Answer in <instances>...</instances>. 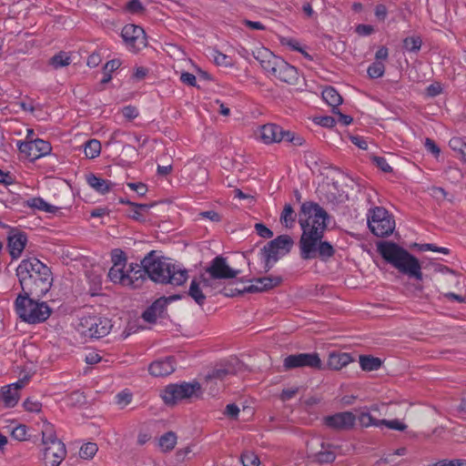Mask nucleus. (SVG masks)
Masks as SVG:
<instances>
[{"label": "nucleus", "mask_w": 466, "mask_h": 466, "mask_svg": "<svg viewBox=\"0 0 466 466\" xmlns=\"http://www.w3.org/2000/svg\"><path fill=\"white\" fill-rule=\"evenodd\" d=\"M42 443L46 445L54 444L55 442H63L57 439L54 427L51 423L45 420L44 427L42 429Z\"/></svg>", "instance_id": "nucleus-32"}, {"label": "nucleus", "mask_w": 466, "mask_h": 466, "mask_svg": "<svg viewBox=\"0 0 466 466\" xmlns=\"http://www.w3.org/2000/svg\"><path fill=\"white\" fill-rule=\"evenodd\" d=\"M285 130L276 124H266L260 127V137L266 144L283 141Z\"/></svg>", "instance_id": "nucleus-22"}, {"label": "nucleus", "mask_w": 466, "mask_h": 466, "mask_svg": "<svg viewBox=\"0 0 466 466\" xmlns=\"http://www.w3.org/2000/svg\"><path fill=\"white\" fill-rule=\"evenodd\" d=\"M279 250L278 248H275V247L269 248L268 242L261 249L262 257H267V258H272L273 261L279 260Z\"/></svg>", "instance_id": "nucleus-50"}, {"label": "nucleus", "mask_w": 466, "mask_h": 466, "mask_svg": "<svg viewBox=\"0 0 466 466\" xmlns=\"http://www.w3.org/2000/svg\"><path fill=\"white\" fill-rule=\"evenodd\" d=\"M127 187L132 190L136 191L138 196L143 197L147 192V187L142 182L137 183H127Z\"/></svg>", "instance_id": "nucleus-60"}, {"label": "nucleus", "mask_w": 466, "mask_h": 466, "mask_svg": "<svg viewBox=\"0 0 466 466\" xmlns=\"http://www.w3.org/2000/svg\"><path fill=\"white\" fill-rule=\"evenodd\" d=\"M243 466H258L259 459L253 452L246 451L241 455Z\"/></svg>", "instance_id": "nucleus-47"}, {"label": "nucleus", "mask_w": 466, "mask_h": 466, "mask_svg": "<svg viewBox=\"0 0 466 466\" xmlns=\"http://www.w3.org/2000/svg\"><path fill=\"white\" fill-rule=\"evenodd\" d=\"M66 456V449L64 442H55L53 445H46L44 460L46 466H59Z\"/></svg>", "instance_id": "nucleus-18"}, {"label": "nucleus", "mask_w": 466, "mask_h": 466, "mask_svg": "<svg viewBox=\"0 0 466 466\" xmlns=\"http://www.w3.org/2000/svg\"><path fill=\"white\" fill-rule=\"evenodd\" d=\"M297 214L290 204H286L280 215V223L287 228H291L296 221Z\"/></svg>", "instance_id": "nucleus-33"}, {"label": "nucleus", "mask_w": 466, "mask_h": 466, "mask_svg": "<svg viewBox=\"0 0 466 466\" xmlns=\"http://www.w3.org/2000/svg\"><path fill=\"white\" fill-rule=\"evenodd\" d=\"M84 151L86 157L95 158L101 152V143L97 139H89L85 143Z\"/></svg>", "instance_id": "nucleus-37"}, {"label": "nucleus", "mask_w": 466, "mask_h": 466, "mask_svg": "<svg viewBox=\"0 0 466 466\" xmlns=\"http://www.w3.org/2000/svg\"><path fill=\"white\" fill-rule=\"evenodd\" d=\"M276 69L273 70L272 76L280 81L289 85H297L299 82L298 69L289 65L288 62L280 58L278 65H275Z\"/></svg>", "instance_id": "nucleus-17"}, {"label": "nucleus", "mask_w": 466, "mask_h": 466, "mask_svg": "<svg viewBox=\"0 0 466 466\" xmlns=\"http://www.w3.org/2000/svg\"><path fill=\"white\" fill-rule=\"evenodd\" d=\"M121 36L133 52H138L147 45L145 30L134 24L126 25L122 29Z\"/></svg>", "instance_id": "nucleus-11"}, {"label": "nucleus", "mask_w": 466, "mask_h": 466, "mask_svg": "<svg viewBox=\"0 0 466 466\" xmlns=\"http://www.w3.org/2000/svg\"><path fill=\"white\" fill-rule=\"evenodd\" d=\"M449 146L452 150L458 151L460 154H461L464 147H466V143L460 137H453L450 140Z\"/></svg>", "instance_id": "nucleus-59"}, {"label": "nucleus", "mask_w": 466, "mask_h": 466, "mask_svg": "<svg viewBox=\"0 0 466 466\" xmlns=\"http://www.w3.org/2000/svg\"><path fill=\"white\" fill-rule=\"evenodd\" d=\"M71 62V58L66 52H59L58 54L55 55L50 59V65L54 66V68H59L66 66H68Z\"/></svg>", "instance_id": "nucleus-40"}, {"label": "nucleus", "mask_w": 466, "mask_h": 466, "mask_svg": "<svg viewBox=\"0 0 466 466\" xmlns=\"http://www.w3.org/2000/svg\"><path fill=\"white\" fill-rule=\"evenodd\" d=\"M112 261L114 263L113 267L124 268L127 261L125 252L121 249H114L112 251Z\"/></svg>", "instance_id": "nucleus-46"}, {"label": "nucleus", "mask_w": 466, "mask_h": 466, "mask_svg": "<svg viewBox=\"0 0 466 466\" xmlns=\"http://www.w3.org/2000/svg\"><path fill=\"white\" fill-rule=\"evenodd\" d=\"M27 242V237L25 232H17L16 234L8 236V249L13 259L18 258Z\"/></svg>", "instance_id": "nucleus-24"}, {"label": "nucleus", "mask_w": 466, "mask_h": 466, "mask_svg": "<svg viewBox=\"0 0 466 466\" xmlns=\"http://www.w3.org/2000/svg\"><path fill=\"white\" fill-rule=\"evenodd\" d=\"M370 78L381 77L385 73V66L381 61L373 62L367 70Z\"/></svg>", "instance_id": "nucleus-41"}, {"label": "nucleus", "mask_w": 466, "mask_h": 466, "mask_svg": "<svg viewBox=\"0 0 466 466\" xmlns=\"http://www.w3.org/2000/svg\"><path fill=\"white\" fill-rule=\"evenodd\" d=\"M68 405L71 407L86 404V397L83 391L75 390L67 396Z\"/></svg>", "instance_id": "nucleus-39"}, {"label": "nucleus", "mask_w": 466, "mask_h": 466, "mask_svg": "<svg viewBox=\"0 0 466 466\" xmlns=\"http://www.w3.org/2000/svg\"><path fill=\"white\" fill-rule=\"evenodd\" d=\"M17 146L20 153L24 154L31 161L50 154L52 150L49 142L39 138L18 141Z\"/></svg>", "instance_id": "nucleus-12"}, {"label": "nucleus", "mask_w": 466, "mask_h": 466, "mask_svg": "<svg viewBox=\"0 0 466 466\" xmlns=\"http://www.w3.org/2000/svg\"><path fill=\"white\" fill-rule=\"evenodd\" d=\"M382 258L403 275L422 280L423 275L419 259L408 250L392 241H382L377 245Z\"/></svg>", "instance_id": "nucleus-3"}, {"label": "nucleus", "mask_w": 466, "mask_h": 466, "mask_svg": "<svg viewBox=\"0 0 466 466\" xmlns=\"http://www.w3.org/2000/svg\"><path fill=\"white\" fill-rule=\"evenodd\" d=\"M282 280L280 276L256 278L249 280L252 284L244 287V291L248 293L265 292L279 286Z\"/></svg>", "instance_id": "nucleus-16"}, {"label": "nucleus", "mask_w": 466, "mask_h": 466, "mask_svg": "<svg viewBox=\"0 0 466 466\" xmlns=\"http://www.w3.org/2000/svg\"><path fill=\"white\" fill-rule=\"evenodd\" d=\"M315 123L324 127H333L336 124V119L330 116H324L315 117Z\"/></svg>", "instance_id": "nucleus-55"}, {"label": "nucleus", "mask_w": 466, "mask_h": 466, "mask_svg": "<svg viewBox=\"0 0 466 466\" xmlns=\"http://www.w3.org/2000/svg\"><path fill=\"white\" fill-rule=\"evenodd\" d=\"M97 450L98 448L96 443L87 442L80 448L79 456L85 460L92 459L96 455Z\"/></svg>", "instance_id": "nucleus-43"}, {"label": "nucleus", "mask_w": 466, "mask_h": 466, "mask_svg": "<svg viewBox=\"0 0 466 466\" xmlns=\"http://www.w3.org/2000/svg\"><path fill=\"white\" fill-rule=\"evenodd\" d=\"M21 292L17 296L42 299L51 289V269L36 258L23 259L16 268Z\"/></svg>", "instance_id": "nucleus-1"}, {"label": "nucleus", "mask_w": 466, "mask_h": 466, "mask_svg": "<svg viewBox=\"0 0 466 466\" xmlns=\"http://www.w3.org/2000/svg\"><path fill=\"white\" fill-rule=\"evenodd\" d=\"M257 234L263 238H270L273 237V232L262 223L255 224Z\"/></svg>", "instance_id": "nucleus-56"}, {"label": "nucleus", "mask_w": 466, "mask_h": 466, "mask_svg": "<svg viewBox=\"0 0 466 466\" xmlns=\"http://www.w3.org/2000/svg\"><path fill=\"white\" fill-rule=\"evenodd\" d=\"M176 370V360L173 356L166 357L153 361L148 371L154 377H165L173 373Z\"/></svg>", "instance_id": "nucleus-20"}, {"label": "nucleus", "mask_w": 466, "mask_h": 466, "mask_svg": "<svg viewBox=\"0 0 466 466\" xmlns=\"http://www.w3.org/2000/svg\"><path fill=\"white\" fill-rule=\"evenodd\" d=\"M117 404H124L125 406L129 404L132 400V394L127 391H121L116 396Z\"/></svg>", "instance_id": "nucleus-62"}, {"label": "nucleus", "mask_w": 466, "mask_h": 466, "mask_svg": "<svg viewBox=\"0 0 466 466\" xmlns=\"http://www.w3.org/2000/svg\"><path fill=\"white\" fill-rule=\"evenodd\" d=\"M282 137L283 141L289 142L293 146H302L305 143L304 137L289 130H285L284 137Z\"/></svg>", "instance_id": "nucleus-45"}, {"label": "nucleus", "mask_w": 466, "mask_h": 466, "mask_svg": "<svg viewBox=\"0 0 466 466\" xmlns=\"http://www.w3.org/2000/svg\"><path fill=\"white\" fill-rule=\"evenodd\" d=\"M380 424L386 425L389 429L396 430V431H403L407 428L406 424L400 422L398 420H381L380 421Z\"/></svg>", "instance_id": "nucleus-53"}, {"label": "nucleus", "mask_w": 466, "mask_h": 466, "mask_svg": "<svg viewBox=\"0 0 466 466\" xmlns=\"http://www.w3.org/2000/svg\"><path fill=\"white\" fill-rule=\"evenodd\" d=\"M213 59L216 65L230 67L233 66V60L228 56L222 54L219 51H214Z\"/></svg>", "instance_id": "nucleus-44"}, {"label": "nucleus", "mask_w": 466, "mask_h": 466, "mask_svg": "<svg viewBox=\"0 0 466 466\" xmlns=\"http://www.w3.org/2000/svg\"><path fill=\"white\" fill-rule=\"evenodd\" d=\"M325 424L336 431H348L353 428L356 416L350 411L338 412L324 419Z\"/></svg>", "instance_id": "nucleus-15"}, {"label": "nucleus", "mask_w": 466, "mask_h": 466, "mask_svg": "<svg viewBox=\"0 0 466 466\" xmlns=\"http://www.w3.org/2000/svg\"><path fill=\"white\" fill-rule=\"evenodd\" d=\"M200 280L204 288H209L211 290H215L220 287V279H214L211 275L206 273V271L199 276Z\"/></svg>", "instance_id": "nucleus-42"}, {"label": "nucleus", "mask_w": 466, "mask_h": 466, "mask_svg": "<svg viewBox=\"0 0 466 466\" xmlns=\"http://www.w3.org/2000/svg\"><path fill=\"white\" fill-rule=\"evenodd\" d=\"M268 243L269 248L275 247V248H278L279 250L284 249L285 253L289 252L294 244L293 239L289 235H280L270 240Z\"/></svg>", "instance_id": "nucleus-34"}, {"label": "nucleus", "mask_w": 466, "mask_h": 466, "mask_svg": "<svg viewBox=\"0 0 466 466\" xmlns=\"http://www.w3.org/2000/svg\"><path fill=\"white\" fill-rule=\"evenodd\" d=\"M86 181L91 187L100 194L109 192L115 185L111 181L100 178L94 174H88L86 176Z\"/></svg>", "instance_id": "nucleus-26"}, {"label": "nucleus", "mask_w": 466, "mask_h": 466, "mask_svg": "<svg viewBox=\"0 0 466 466\" xmlns=\"http://www.w3.org/2000/svg\"><path fill=\"white\" fill-rule=\"evenodd\" d=\"M243 364L238 360H232L220 366L216 367L211 372L206 376V380H223L229 375H235L240 371Z\"/></svg>", "instance_id": "nucleus-19"}, {"label": "nucleus", "mask_w": 466, "mask_h": 466, "mask_svg": "<svg viewBox=\"0 0 466 466\" xmlns=\"http://www.w3.org/2000/svg\"><path fill=\"white\" fill-rule=\"evenodd\" d=\"M127 273V277L128 278L127 280V287H130L132 289H137L141 287L144 280L147 279V274L145 267L137 264L131 263L128 267Z\"/></svg>", "instance_id": "nucleus-23"}, {"label": "nucleus", "mask_w": 466, "mask_h": 466, "mask_svg": "<svg viewBox=\"0 0 466 466\" xmlns=\"http://www.w3.org/2000/svg\"><path fill=\"white\" fill-rule=\"evenodd\" d=\"M359 421L361 426L369 427L370 425H379L375 419L369 412H361L359 416Z\"/></svg>", "instance_id": "nucleus-57"}, {"label": "nucleus", "mask_w": 466, "mask_h": 466, "mask_svg": "<svg viewBox=\"0 0 466 466\" xmlns=\"http://www.w3.org/2000/svg\"><path fill=\"white\" fill-rule=\"evenodd\" d=\"M184 297L182 294H175L169 297H160L155 300L142 314V318L148 323H155L157 318H165L167 315L166 309L169 302L181 299Z\"/></svg>", "instance_id": "nucleus-13"}, {"label": "nucleus", "mask_w": 466, "mask_h": 466, "mask_svg": "<svg viewBox=\"0 0 466 466\" xmlns=\"http://www.w3.org/2000/svg\"><path fill=\"white\" fill-rule=\"evenodd\" d=\"M126 8L131 14H141L145 10V7L139 0H130L127 4Z\"/></svg>", "instance_id": "nucleus-54"}, {"label": "nucleus", "mask_w": 466, "mask_h": 466, "mask_svg": "<svg viewBox=\"0 0 466 466\" xmlns=\"http://www.w3.org/2000/svg\"><path fill=\"white\" fill-rule=\"evenodd\" d=\"M368 225L375 236L384 238L393 232L395 220L386 208L376 207L370 210Z\"/></svg>", "instance_id": "nucleus-8"}, {"label": "nucleus", "mask_w": 466, "mask_h": 466, "mask_svg": "<svg viewBox=\"0 0 466 466\" xmlns=\"http://www.w3.org/2000/svg\"><path fill=\"white\" fill-rule=\"evenodd\" d=\"M422 40L420 36H410L403 40V47L413 53H417L420 50Z\"/></svg>", "instance_id": "nucleus-38"}, {"label": "nucleus", "mask_w": 466, "mask_h": 466, "mask_svg": "<svg viewBox=\"0 0 466 466\" xmlns=\"http://www.w3.org/2000/svg\"><path fill=\"white\" fill-rule=\"evenodd\" d=\"M360 365L365 371H373L378 370L381 367L382 360L380 358L370 355H360Z\"/></svg>", "instance_id": "nucleus-30"}, {"label": "nucleus", "mask_w": 466, "mask_h": 466, "mask_svg": "<svg viewBox=\"0 0 466 466\" xmlns=\"http://www.w3.org/2000/svg\"><path fill=\"white\" fill-rule=\"evenodd\" d=\"M239 413V408L235 403H230L226 406L224 414L228 418L237 419Z\"/></svg>", "instance_id": "nucleus-63"}, {"label": "nucleus", "mask_w": 466, "mask_h": 466, "mask_svg": "<svg viewBox=\"0 0 466 466\" xmlns=\"http://www.w3.org/2000/svg\"><path fill=\"white\" fill-rule=\"evenodd\" d=\"M315 458L319 463H328L333 461L336 456L331 451H321L316 453Z\"/></svg>", "instance_id": "nucleus-49"}, {"label": "nucleus", "mask_w": 466, "mask_h": 466, "mask_svg": "<svg viewBox=\"0 0 466 466\" xmlns=\"http://www.w3.org/2000/svg\"><path fill=\"white\" fill-rule=\"evenodd\" d=\"M147 277L153 282L162 285L182 286L188 279L186 268L165 258L157 257L156 251H150L143 259Z\"/></svg>", "instance_id": "nucleus-2"}, {"label": "nucleus", "mask_w": 466, "mask_h": 466, "mask_svg": "<svg viewBox=\"0 0 466 466\" xmlns=\"http://www.w3.org/2000/svg\"><path fill=\"white\" fill-rule=\"evenodd\" d=\"M206 273L211 275L214 279L224 280L236 278L240 273V270L230 268L226 258L217 256L206 268Z\"/></svg>", "instance_id": "nucleus-14"}, {"label": "nucleus", "mask_w": 466, "mask_h": 466, "mask_svg": "<svg viewBox=\"0 0 466 466\" xmlns=\"http://www.w3.org/2000/svg\"><path fill=\"white\" fill-rule=\"evenodd\" d=\"M20 398V393L14 390L11 386H4L0 390V401H2L6 408L15 407Z\"/></svg>", "instance_id": "nucleus-27"}, {"label": "nucleus", "mask_w": 466, "mask_h": 466, "mask_svg": "<svg viewBox=\"0 0 466 466\" xmlns=\"http://www.w3.org/2000/svg\"><path fill=\"white\" fill-rule=\"evenodd\" d=\"M23 406L25 410L29 412H39L41 411L42 409V403L35 400L34 398H27L24 401Z\"/></svg>", "instance_id": "nucleus-48"}, {"label": "nucleus", "mask_w": 466, "mask_h": 466, "mask_svg": "<svg viewBox=\"0 0 466 466\" xmlns=\"http://www.w3.org/2000/svg\"><path fill=\"white\" fill-rule=\"evenodd\" d=\"M253 56L257 61H258L261 67L270 74H272L273 70L276 69L275 65H278L280 60V57L276 56L272 52L265 47L253 51Z\"/></svg>", "instance_id": "nucleus-21"}, {"label": "nucleus", "mask_w": 466, "mask_h": 466, "mask_svg": "<svg viewBox=\"0 0 466 466\" xmlns=\"http://www.w3.org/2000/svg\"><path fill=\"white\" fill-rule=\"evenodd\" d=\"M298 216L299 224L302 230L300 238H307L306 236H309L314 229L319 234L325 233L329 216L318 203L313 201L304 202Z\"/></svg>", "instance_id": "nucleus-4"}, {"label": "nucleus", "mask_w": 466, "mask_h": 466, "mask_svg": "<svg viewBox=\"0 0 466 466\" xmlns=\"http://www.w3.org/2000/svg\"><path fill=\"white\" fill-rule=\"evenodd\" d=\"M41 299L17 296L15 300V309L18 317L29 324L46 321L51 315L52 309Z\"/></svg>", "instance_id": "nucleus-5"}, {"label": "nucleus", "mask_w": 466, "mask_h": 466, "mask_svg": "<svg viewBox=\"0 0 466 466\" xmlns=\"http://www.w3.org/2000/svg\"><path fill=\"white\" fill-rule=\"evenodd\" d=\"M221 294H223L225 297H236L238 295H242L244 293H248L247 291H244L243 289H237L232 287H224L222 289L219 290Z\"/></svg>", "instance_id": "nucleus-58"}, {"label": "nucleus", "mask_w": 466, "mask_h": 466, "mask_svg": "<svg viewBox=\"0 0 466 466\" xmlns=\"http://www.w3.org/2000/svg\"><path fill=\"white\" fill-rule=\"evenodd\" d=\"M283 367L285 370L304 367L321 370L322 361L317 352L298 353L287 356L283 360Z\"/></svg>", "instance_id": "nucleus-10"}, {"label": "nucleus", "mask_w": 466, "mask_h": 466, "mask_svg": "<svg viewBox=\"0 0 466 466\" xmlns=\"http://www.w3.org/2000/svg\"><path fill=\"white\" fill-rule=\"evenodd\" d=\"M27 206L47 213H55L57 210L56 207L48 204L42 198H32L28 199Z\"/></svg>", "instance_id": "nucleus-35"}, {"label": "nucleus", "mask_w": 466, "mask_h": 466, "mask_svg": "<svg viewBox=\"0 0 466 466\" xmlns=\"http://www.w3.org/2000/svg\"><path fill=\"white\" fill-rule=\"evenodd\" d=\"M307 238H300L299 241L300 258L304 260L319 258L326 261L335 254V248L328 242L323 241L324 234H319L314 229Z\"/></svg>", "instance_id": "nucleus-6"}, {"label": "nucleus", "mask_w": 466, "mask_h": 466, "mask_svg": "<svg viewBox=\"0 0 466 466\" xmlns=\"http://www.w3.org/2000/svg\"><path fill=\"white\" fill-rule=\"evenodd\" d=\"M352 361L353 359L350 353L330 352L329 355L328 366L331 370H340Z\"/></svg>", "instance_id": "nucleus-25"}, {"label": "nucleus", "mask_w": 466, "mask_h": 466, "mask_svg": "<svg viewBox=\"0 0 466 466\" xmlns=\"http://www.w3.org/2000/svg\"><path fill=\"white\" fill-rule=\"evenodd\" d=\"M27 428L24 424H19L11 432V436L19 441L26 440Z\"/></svg>", "instance_id": "nucleus-51"}, {"label": "nucleus", "mask_w": 466, "mask_h": 466, "mask_svg": "<svg viewBox=\"0 0 466 466\" xmlns=\"http://www.w3.org/2000/svg\"><path fill=\"white\" fill-rule=\"evenodd\" d=\"M279 41L282 46H289L294 51H298L300 48L299 41L294 38L282 36Z\"/></svg>", "instance_id": "nucleus-61"}, {"label": "nucleus", "mask_w": 466, "mask_h": 466, "mask_svg": "<svg viewBox=\"0 0 466 466\" xmlns=\"http://www.w3.org/2000/svg\"><path fill=\"white\" fill-rule=\"evenodd\" d=\"M177 434L170 431L163 434L158 440V446L163 452L171 451L177 444Z\"/></svg>", "instance_id": "nucleus-31"}, {"label": "nucleus", "mask_w": 466, "mask_h": 466, "mask_svg": "<svg viewBox=\"0 0 466 466\" xmlns=\"http://www.w3.org/2000/svg\"><path fill=\"white\" fill-rule=\"evenodd\" d=\"M202 281L199 278L193 279L190 282L189 289L187 291V295L192 298L198 306H203L207 299L200 287Z\"/></svg>", "instance_id": "nucleus-28"}, {"label": "nucleus", "mask_w": 466, "mask_h": 466, "mask_svg": "<svg viewBox=\"0 0 466 466\" xmlns=\"http://www.w3.org/2000/svg\"><path fill=\"white\" fill-rule=\"evenodd\" d=\"M180 80L182 83L190 86H197V80L196 76L188 72L182 73L180 76Z\"/></svg>", "instance_id": "nucleus-64"}, {"label": "nucleus", "mask_w": 466, "mask_h": 466, "mask_svg": "<svg viewBox=\"0 0 466 466\" xmlns=\"http://www.w3.org/2000/svg\"><path fill=\"white\" fill-rule=\"evenodd\" d=\"M108 278L114 283L127 286L128 278L127 277L124 268L112 267L108 271Z\"/></svg>", "instance_id": "nucleus-36"}, {"label": "nucleus", "mask_w": 466, "mask_h": 466, "mask_svg": "<svg viewBox=\"0 0 466 466\" xmlns=\"http://www.w3.org/2000/svg\"><path fill=\"white\" fill-rule=\"evenodd\" d=\"M373 163L383 172L385 173H390L392 172V167L388 164L386 158L383 157H372Z\"/></svg>", "instance_id": "nucleus-52"}, {"label": "nucleus", "mask_w": 466, "mask_h": 466, "mask_svg": "<svg viewBox=\"0 0 466 466\" xmlns=\"http://www.w3.org/2000/svg\"><path fill=\"white\" fill-rule=\"evenodd\" d=\"M322 97L328 105L332 106V109L337 107L342 103V97L333 86H327L322 91Z\"/></svg>", "instance_id": "nucleus-29"}, {"label": "nucleus", "mask_w": 466, "mask_h": 466, "mask_svg": "<svg viewBox=\"0 0 466 466\" xmlns=\"http://www.w3.org/2000/svg\"><path fill=\"white\" fill-rule=\"evenodd\" d=\"M201 390V385L197 380L192 382L184 381L179 384L171 383L165 387L160 396L167 405L174 406L180 400L200 396Z\"/></svg>", "instance_id": "nucleus-7"}, {"label": "nucleus", "mask_w": 466, "mask_h": 466, "mask_svg": "<svg viewBox=\"0 0 466 466\" xmlns=\"http://www.w3.org/2000/svg\"><path fill=\"white\" fill-rule=\"evenodd\" d=\"M81 332L89 338L100 339L106 336L111 328V320L102 316H86L80 319Z\"/></svg>", "instance_id": "nucleus-9"}]
</instances>
